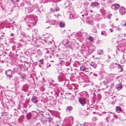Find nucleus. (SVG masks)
<instances>
[{"mask_svg": "<svg viewBox=\"0 0 126 126\" xmlns=\"http://www.w3.org/2000/svg\"><path fill=\"white\" fill-rule=\"evenodd\" d=\"M36 16H34L32 15H31L29 16H27L24 18V20L28 24V25L29 27H32L36 24V22L35 20V18Z\"/></svg>", "mask_w": 126, "mask_h": 126, "instance_id": "obj_1", "label": "nucleus"}, {"mask_svg": "<svg viewBox=\"0 0 126 126\" xmlns=\"http://www.w3.org/2000/svg\"><path fill=\"white\" fill-rule=\"evenodd\" d=\"M112 82V81L110 79V77L108 76L105 79L103 82V83L104 85H107L108 87L110 86L111 87L114 85L113 83H111Z\"/></svg>", "mask_w": 126, "mask_h": 126, "instance_id": "obj_2", "label": "nucleus"}, {"mask_svg": "<svg viewBox=\"0 0 126 126\" xmlns=\"http://www.w3.org/2000/svg\"><path fill=\"white\" fill-rule=\"evenodd\" d=\"M66 123L64 126H72L73 123V118L72 117L69 118H66Z\"/></svg>", "mask_w": 126, "mask_h": 126, "instance_id": "obj_3", "label": "nucleus"}, {"mask_svg": "<svg viewBox=\"0 0 126 126\" xmlns=\"http://www.w3.org/2000/svg\"><path fill=\"white\" fill-rule=\"evenodd\" d=\"M79 103L82 106H84L87 103L86 99L83 96H81L79 99Z\"/></svg>", "mask_w": 126, "mask_h": 126, "instance_id": "obj_4", "label": "nucleus"}, {"mask_svg": "<svg viewBox=\"0 0 126 126\" xmlns=\"http://www.w3.org/2000/svg\"><path fill=\"white\" fill-rule=\"evenodd\" d=\"M51 118L49 117V118H46L45 119L44 118H41V122L44 125H46L47 122L49 123L51 122Z\"/></svg>", "mask_w": 126, "mask_h": 126, "instance_id": "obj_5", "label": "nucleus"}, {"mask_svg": "<svg viewBox=\"0 0 126 126\" xmlns=\"http://www.w3.org/2000/svg\"><path fill=\"white\" fill-rule=\"evenodd\" d=\"M119 11L120 14L121 15H124L126 13V9L123 6L120 8Z\"/></svg>", "mask_w": 126, "mask_h": 126, "instance_id": "obj_6", "label": "nucleus"}, {"mask_svg": "<svg viewBox=\"0 0 126 126\" xmlns=\"http://www.w3.org/2000/svg\"><path fill=\"white\" fill-rule=\"evenodd\" d=\"M63 44H64V46L66 47H70L71 45V43L66 40L63 41Z\"/></svg>", "mask_w": 126, "mask_h": 126, "instance_id": "obj_7", "label": "nucleus"}, {"mask_svg": "<svg viewBox=\"0 0 126 126\" xmlns=\"http://www.w3.org/2000/svg\"><path fill=\"white\" fill-rule=\"evenodd\" d=\"M120 6V5L119 4L114 3L111 5V8L112 9L116 10L118 9Z\"/></svg>", "mask_w": 126, "mask_h": 126, "instance_id": "obj_8", "label": "nucleus"}, {"mask_svg": "<svg viewBox=\"0 0 126 126\" xmlns=\"http://www.w3.org/2000/svg\"><path fill=\"white\" fill-rule=\"evenodd\" d=\"M99 5V3L97 1H95L92 2L91 4V6L93 7H98Z\"/></svg>", "mask_w": 126, "mask_h": 126, "instance_id": "obj_9", "label": "nucleus"}, {"mask_svg": "<svg viewBox=\"0 0 126 126\" xmlns=\"http://www.w3.org/2000/svg\"><path fill=\"white\" fill-rule=\"evenodd\" d=\"M88 90H89V91H90L91 94H93L94 92H93L94 88V87L92 83L91 84L89 85L88 86Z\"/></svg>", "mask_w": 126, "mask_h": 126, "instance_id": "obj_10", "label": "nucleus"}, {"mask_svg": "<svg viewBox=\"0 0 126 126\" xmlns=\"http://www.w3.org/2000/svg\"><path fill=\"white\" fill-rule=\"evenodd\" d=\"M53 80L51 81V82L50 83L49 87L50 88H51L54 89H58V87L57 85L55 84H54L52 82H53Z\"/></svg>", "mask_w": 126, "mask_h": 126, "instance_id": "obj_11", "label": "nucleus"}, {"mask_svg": "<svg viewBox=\"0 0 126 126\" xmlns=\"http://www.w3.org/2000/svg\"><path fill=\"white\" fill-rule=\"evenodd\" d=\"M89 68L87 66H82L80 67V70L81 71L87 72L88 71Z\"/></svg>", "mask_w": 126, "mask_h": 126, "instance_id": "obj_12", "label": "nucleus"}, {"mask_svg": "<svg viewBox=\"0 0 126 126\" xmlns=\"http://www.w3.org/2000/svg\"><path fill=\"white\" fill-rule=\"evenodd\" d=\"M32 117L33 118L36 120L37 119L38 114L36 112L34 111H32L31 112Z\"/></svg>", "mask_w": 126, "mask_h": 126, "instance_id": "obj_13", "label": "nucleus"}, {"mask_svg": "<svg viewBox=\"0 0 126 126\" xmlns=\"http://www.w3.org/2000/svg\"><path fill=\"white\" fill-rule=\"evenodd\" d=\"M5 73L6 75L8 76H9L10 78L12 77V75L11 74L12 73L13 74V73H12V72L11 69L7 70L5 71Z\"/></svg>", "mask_w": 126, "mask_h": 126, "instance_id": "obj_14", "label": "nucleus"}, {"mask_svg": "<svg viewBox=\"0 0 126 126\" xmlns=\"http://www.w3.org/2000/svg\"><path fill=\"white\" fill-rule=\"evenodd\" d=\"M73 110V107L71 106H67L66 109V111L68 112V113H70V111Z\"/></svg>", "mask_w": 126, "mask_h": 126, "instance_id": "obj_15", "label": "nucleus"}, {"mask_svg": "<svg viewBox=\"0 0 126 126\" xmlns=\"http://www.w3.org/2000/svg\"><path fill=\"white\" fill-rule=\"evenodd\" d=\"M28 88L29 86L27 84L24 85L22 88L23 91L25 92H27Z\"/></svg>", "mask_w": 126, "mask_h": 126, "instance_id": "obj_16", "label": "nucleus"}, {"mask_svg": "<svg viewBox=\"0 0 126 126\" xmlns=\"http://www.w3.org/2000/svg\"><path fill=\"white\" fill-rule=\"evenodd\" d=\"M113 64V65H114V64H117V65L118 66V69H119V71L120 72H122L123 71V68L122 67V66L120 64H117V63H113V64Z\"/></svg>", "mask_w": 126, "mask_h": 126, "instance_id": "obj_17", "label": "nucleus"}, {"mask_svg": "<svg viewBox=\"0 0 126 126\" xmlns=\"http://www.w3.org/2000/svg\"><path fill=\"white\" fill-rule=\"evenodd\" d=\"M32 100L33 102L35 104H36L38 102V100L37 99V97L36 96L34 95L32 96Z\"/></svg>", "mask_w": 126, "mask_h": 126, "instance_id": "obj_18", "label": "nucleus"}, {"mask_svg": "<svg viewBox=\"0 0 126 126\" xmlns=\"http://www.w3.org/2000/svg\"><path fill=\"white\" fill-rule=\"evenodd\" d=\"M123 88V87L120 83L117 84L116 85V88L118 90L121 89Z\"/></svg>", "mask_w": 126, "mask_h": 126, "instance_id": "obj_19", "label": "nucleus"}, {"mask_svg": "<svg viewBox=\"0 0 126 126\" xmlns=\"http://www.w3.org/2000/svg\"><path fill=\"white\" fill-rule=\"evenodd\" d=\"M64 78V76L62 74L60 75H59L58 77V79L60 81H61L62 80H63Z\"/></svg>", "mask_w": 126, "mask_h": 126, "instance_id": "obj_20", "label": "nucleus"}, {"mask_svg": "<svg viewBox=\"0 0 126 126\" xmlns=\"http://www.w3.org/2000/svg\"><path fill=\"white\" fill-rule=\"evenodd\" d=\"M6 113L5 112H1L2 115L0 117V120L1 121H3L4 120V119L3 118V115L5 116Z\"/></svg>", "mask_w": 126, "mask_h": 126, "instance_id": "obj_21", "label": "nucleus"}, {"mask_svg": "<svg viewBox=\"0 0 126 126\" xmlns=\"http://www.w3.org/2000/svg\"><path fill=\"white\" fill-rule=\"evenodd\" d=\"M59 25L61 27H64L65 26V24L63 22L60 21L59 22Z\"/></svg>", "mask_w": 126, "mask_h": 126, "instance_id": "obj_22", "label": "nucleus"}, {"mask_svg": "<svg viewBox=\"0 0 126 126\" xmlns=\"http://www.w3.org/2000/svg\"><path fill=\"white\" fill-rule=\"evenodd\" d=\"M26 117L27 120L30 119L32 117L31 113H29L27 114Z\"/></svg>", "mask_w": 126, "mask_h": 126, "instance_id": "obj_23", "label": "nucleus"}, {"mask_svg": "<svg viewBox=\"0 0 126 126\" xmlns=\"http://www.w3.org/2000/svg\"><path fill=\"white\" fill-rule=\"evenodd\" d=\"M81 114L86 116L88 115V113L85 110H82L81 112Z\"/></svg>", "mask_w": 126, "mask_h": 126, "instance_id": "obj_24", "label": "nucleus"}, {"mask_svg": "<svg viewBox=\"0 0 126 126\" xmlns=\"http://www.w3.org/2000/svg\"><path fill=\"white\" fill-rule=\"evenodd\" d=\"M90 65L94 68H95L97 67V64L95 63L92 62L91 63Z\"/></svg>", "mask_w": 126, "mask_h": 126, "instance_id": "obj_25", "label": "nucleus"}, {"mask_svg": "<svg viewBox=\"0 0 126 126\" xmlns=\"http://www.w3.org/2000/svg\"><path fill=\"white\" fill-rule=\"evenodd\" d=\"M20 77L21 78H22L23 79H26V75L22 73L21 74Z\"/></svg>", "mask_w": 126, "mask_h": 126, "instance_id": "obj_26", "label": "nucleus"}, {"mask_svg": "<svg viewBox=\"0 0 126 126\" xmlns=\"http://www.w3.org/2000/svg\"><path fill=\"white\" fill-rule=\"evenodd\" d=\"M121 24L123 26H126V21H122Z\"/></svg>", "mask_w": 126, "mask_h": 126, "instance_id": "obj_27", "label": "nucleus"}, {"mask_svg": "<svg viewBox=\"0 0 126 126\" xmlns=\"http://www.w3.org/2000/svg\"><path fill=\"white\" fill-rule=\"evenodd\" d=\"M56 49L55 47V46H53L52 47H51V48H49V50L52 52H54Z\"/></svg>", "mask_w": 126, "mask_h": 126, "instance_id": "obj_28", "label": "nucleus"}, {"mask_svg": "<svg viewBox=\"0 0 126 126\" xmlns=\"http://www.w3.org/2000/svg\"><path fill=\"white\" fill-rule=\"evenodd\" d=\"M101 34L102 35H104L105 36H106L107 35V33L106 31H103L101 32Z\"/></svg>", "mask_w": 126, "mask_h": 126, "instance_id": "obj_29", "label": "nucleus"}, {"mask_svg": "<svg viewBox=\"0 0 126 126\" xmlns=\"http://www.w3.org/2000/svg\"><path fill=\"white\" fill-rule=\"evenodd\" d=\"M115 110L116 111H118V110H119L120 111H122V110L121 109V107H119L118 106H117L116 107Z\"/></svg>", "mask_w": 126, "mask_h": 126, "instance_id": "obj_30", "label": "nucleus"}, {"mask_svg": "<svg viewBox=\"0 0 126 126\" xmlns=\"http://www.w3.org/2000/svg\"><path fill=\"white\" fill-rule=\"evenodd\" d=\"M97 52L99 55H101L102 54L103 52V51L102 50H99L97 51Z\"/></svg>", "mask_w": 126, "mask_h": 126, "instance_id": "obj_31", "label": "nucleus"}, {"mask_svg": "<svg viewBox=\"0 0 126 126\" xmlns=\"http://www.w3.org/2000/svg\"><path fill=\"white\" fill-rule=\"evenodd\" d=\"M59 64H60L61 65H63L64 64V62L63 61V60H60L59 61Z\"/></svg>", "mask_w": 126, "mask_h": 126, "instance_id": "obj_32", "label": "nucleus"}, {"mask_svg": "<svg viewBox=\"0 0 126 126\" xmlns=\"http://www.w3.org/2000/svg\"><path fill=\"white\" fill-rule=\"evenodd\" d=\"M53 8L54 10H55V11H57L59 10V7L57 6V5L54 7Z\"/></svg>", "mask_w": 126, "mask_h": 126, "instance_id": "obj_33", "label": "nucleus"}, {"mask_svg": "<svg viewBox=\"0 0 126 126\" xmlns=\"http://www.w3.org/2000/svg\"><path fill=\"white\" fill-rule=\"evenodd\" d=\"M51 4L52 6V8H54V7L57 5L56 3L54 2H51Z\"/></svg>", "mask_w": 126, "mask_h": 126, "instance_id": "obj_34", "label": "nucleus"}, {"mask_svg": "<svg viewBox=\"0 0 126 126\" xmlns=\"http://www.w3.org/2000/svg\"><path fill=\"white\" fill-rule=\"evenodd\" d=\"M69 17L70 19H71L75 18H76V17L75 18V17L73 15L71 14L70 15Z\"/></svg>", "mask_w": 126, "mask_h": 126, "instance_id": "obj_35", "label": "nucleus"}, {"mask_svg": "<svg viewBox=\"0 0 126 126\" xmlns=\"http://www.w3.org/2000/svg\"><path fill=\"white\" fill-rule=\"evenodd\" d=\"M41 111V112H39V115H41L42 117H44V113L43 112H42V111Z\"/></svg>", "mask_w": 126, "mask_h": 126, "instance_id": "obj_36", "label": "nucleus"}, {"mask_svg": "<svg viewBox=\"0 0 126 126\" xmlns=\"http://www.w3.org/2000/svg\"><path fill=\"white\" fill-rule=\"evenodd\" d=\"M55 12V10H54V8H52L50 9V13L52 12Z\"/></svg>", "mask_w": 126, "mask_h": 126, "instance_id": "obj_37", "label": "nucleus"}, {"mask_svg": "<svg viewBox=\"0 0 126 126\" xmlns=\"http://www.w3.org/2000/svg\"><path fill=\"white\" fill-rule=\"evenodd\" d=\"M40 63L42 64H44V62L43 59H41L39 61Z\"/></svg>", "mask_w": 126, "mask_h": 126, "instance_id": "obj_38", "label": "nucleus"}, {"mask_svg": "<svg viewBox=\"0 0 126 126\" xmlns=\"http://www.w3.org/2000/svg\"><path fill=\"white\" fill-rule=\"evenodd\" d=\"M46 66L47 67L46 69H47L48 67H50L51 66V65L49 63H47L46 64Z\"/></svg>", "mask_w": 126, "mask_h": 126, "instance_id": "obj_39", "label": "nucleus"}, {"mask_svg": "<svg viewBox=\"0 0 126 126\" xmlns=\"http://www.w3.org/2000/svg\"><path fill=\"white\" fill-rule=\"evenodd\" d=\"M88 39L90 41H93V38L91 37V36H90L88 38Z\"/></svg>", "mask_w": 126, "mask_h": 126, "instance_id": "obj_40", "label": "nucleus"}, {"mask_svg": "<svg viewBox=\"0 0 126 126\" xmlns=\"http://www.w3.org/2000/svg\"><path fill=\"white\" fill-rule=\"evenodd\" d=\"M21 68L20 67H18L16 68V70L17 71H21Z\"/></svg>", "mask_w": 126, "mask_h": 126, "instance_id": "obj_41", "label": "nucleus"}, {"mask_svg": "<svg viewBox=\"0 0 126 126\" xmlns=\"http://www.w3.org/2000/svg\"><path fill=\"white\" fill-rule=\"evenodd\" d=\"M97 119V117H94L92 118L93 120L94 121H96Z\"/></svg>", "mask_w": 126, "mask_h": 126, "instance_id": "obj_42", "label": "nucleus"}, {"mask_svg": "<svg viewBox=\"0 0 126 126\" xmlns=\"http://www.w3.org/2000/svg\"><path fill=\"white\" fill-rule=\"evenodd\" d=\"M3 54V51L2 50H0V56L2 55Z\"/></svg>", "mask_w": 126, "mask_h": 126, "instance_id": "obj_43", "label": "nucleus"}, {"mask_svg": "<svg viewBox=\"0 0 126 126\" xmlns=\"http://www.w3.org/2000/svg\"><path fill=\"white\" fill-rule=\"evenodd\" d=\"M106 123L107 124V126H108V123H109V122L107 120V118H106Z\"/></svg>", "mask_w": 126, "mask_h": 126, "instance_id": "obj_44", "label": "nucleus"}, {"mask_svg": "<svg viewBox=\"0 0 126 126\" xmlns=\"http://www.w3.org/2000/svg\"><path fill=\"white\" fill-rule=\"evenodd\" d=\"M11 1L12 4H15V2L14 0H11Z\"/></svg>", "mask_w": 126, "mask_h": 126, "instance_id": "obj_45", "label": "nucleus"}, {"mask_svg": "<svg viewBox=\"0 0 126 126\" xmlns=\"http://www.w3.org/2000/svg\"><path fill=\"white\" fill-rule=\"evenodd\" d=\"M35 126H40V123H37L36 125Z\"/></svg>", "mask_w": 126, "mask_h": 126, "instance_id": "obj_46", "label": "nucleus"}, {"mask_svg": "<svg viewBox=\"0 0 126 126\" xmlns=\"http://www.w3.org/2000/svg\"><path fill=\"white\" fill-rule=\"evenodd\" d=\"M46 23L47 24L48 23L49 24H50V22L49 21H48L46 22Z\"/></svg>", "mask_w": 126, "mask_h": 126, "instance_id": "obj_47", "label": "nucleus"}, {"mask_svg": "<svg viewBox=\"0 0 126 126\" xmlns=\"http://www.w3.org/2000/svg\"><path fill=\"white\" fill-rule=\"evenodd\" d=\"M109 1L110 2H113L115 0H109Z\"/></svg>", "mask_w": 126, "mask_h": 126, "instance_id": "obj_48", "label": "nucleus"}, {"mask_svg": "<svg viewBox=\"0 0 126 126\" xmlns=\"http://www.w3.org/2000/svg\"><path fill=\"white\" fill-rule=\"evenodd\" d=\"M107 56V57H108L109 58V59H108V60L110 59V56L109 55H108Z\"/></svg>", "mask_w": 126, "mask_h": 126, "instance_id": "obj_49", "label": "nucleus"}, {"mask_svg": "<svg viewBox=\"0 0 126 126\" xmlns=\"http://www.w3.org/2000/svg\"><path fill=\"white\" fill-rule=\"evenodd\" d=\"M14 35V34H13L12 33H11V34H10V36H13Z\"/></svg>", "mask_w": 126, "mask_h": 126, "instance_id": "obj_50", "label": "nucleus"}, {"mask_svg": "<svg viewBox=\"0 0 126 126\" xmlns=\"http://www.w3.org/2000/svg\"><path fill=\"white\" fill-rule=\"evenodd\" d=\"M32 10H31V11H30L29 12V11H28V13H30L31 12H32Z\"/></svg>", "mask_w": 126, "mask_h": 126, "instance_id": "obj_51", "label": "nucleus"}, {"mask_svg": "<svg viewBox=\"0 0 126 126\" xmlns=\"http://www.w3.org/2000/svg\"><path fill=\"white\" fill-rule=\"evenodd\" d=\"M113 116H114V117L115 118H117V116L116 115H114Z\"/></svg>", "mask_w": 126, "mask_h": 126, "instance_id": "obj_52", "label": "nucleus"}, {"mask_svg": "<svg viewBox=\"0 0 126 126\" xmlns=\"http://www.w3.org/2000/svg\"><path fill=\"white\" fill-rule=\"evenodd\" d=\"M49 51L48 50H47V51H46V53H49Z\"/></svg>", "mask_w": 126, "mask_h": 126, "instance_id": "obj_53", "label": "nucleus"}, {"mask_svg": "<svg viewBox=\"0 0 126 126\" xmlns=\"http://www.w3.org/2000/svg\"><path fill=\"white\" fill-rule=\"evenodd\" d=\"M102 26H104V27H106V25H105V24H103L102 25Z\"/></svg>", "mask_w": 126, "mask_h": 126, "instance_id": "obj_54", "label": "nucleus"}, {"mask_svg": "<svg viewBox=\"0 0 126 126\" xmlns=\"http://www.w3.org/2000/svg\"><path fill=\"white\" fill-rule=\"evenodd\" d=\"M16 115V112H15V113H14V116H15Z\"/></svg>", "mask_w": 126, "mask_h": 126, "instance_id": "obj_55", "label": "nucleus"}, {"mask_svg": "<svg viewBox=\"0 0 126 126\" xmlns=\"http://www.w3.org/2000/svg\"><path fill=\"white\" fill-rule=\"evenodd\" d=\"M74 92L75 94L77 93V92L76 91H74Z\"/></svg>", "mask_w": 126, "mask_h": 126, "instance_id": "obj_56", "label": "nucleus"}, {"mask_svg": "<svg viewBox=\"0 0 126 126\" xmlns=\"http://www.w3.org/2000/svg\"><path fill=\"white\" fill-rule=\"evenodd\" d=\"M60 125L58 124H57L56 125V126H59Z\"/></svg>", "mask_w": 126, "mask_h": 126, "instance_id": "obj_57", "label": "nucleus"}, {"mask_svg": "<svg viewBox=\"0 0 126 126\" xmlns=\"http://www.w3.org/2000/svg\"><path fill=\"white\" fill-rule=\"evenodd\" d=\"M19 0H16V1L17 2H19Z\"/></svg>", "mask_w": 126, "mask_h": 126, "instance_id": "obj_58", "label": "nucleus"}, {"mask_svg": "<svg viewBox=\"0 0 126 126\" xmlns=\"http://www.w3.org/2000/svg\"><path fill=\"white\" fill-rule=\"evenodd\" d=\"M8 50H9L8 49H5V51H8Z\"/></svg>", "mask_w": 126, "mask_h": 126, "instance_id": "obj_59", "label": "nucleus"}, {"mask_svg": "<svg viewBox=\"0 0 126 126\" xmlns=\"http://www.w3.org/2000/svg\"><path fill=\"white\" fill-rule=\"evenodd\" d=\"M90 11V12H93V11L92 10H91Z\"/></svg>", "mask_w": 126, "mask_h": 126, "instance_id": "obj_60", "label": "nucleus"}, {"mask_svg": "<svg viewBox=\"0 0 126 126\" xmlns=\"http://www.w3.org/2000/svg\"><path fill=\"white\" fill-rule=\"evenodd\" d=\"M4 53H5V54H7V52H4Z\"/></svg>", "mask_w": 126, "mask_h": 126, "instance_id": "obj_61", "label": "nucleus"}, {"mask_svg": "<svg viewBox=\"0 0 126 126\" xmlns=\"http://www.w3.org/2000/svg\"><path fill=\"white\" fill-rule=\"evenodd\" d=\"M93 114H95V112H93Z\"/></svg>", "mask_w": 126, "mask_h": 126, "instance_id": "obj_62", "label": "nucleus"}, {"mask_svg": "<svg viewBox=\"0 0 126 126\" xmlns=\"http://www.w3.org/2000/svg\"><path fill=\"white\" fill-rule=\"evenodd\" d=\"M47 48H46L45 49V50H47Z\"/></svg>", "mask_w": 126, "mask_h": 126, "instance_id": "obj_63", "label": "nucleus"}, {"mask_svg": "<svg viewBox=\"0 0 126 126\" xmlns=\"http://www.w3.org/2000/svg\"><path fill=\"white\" fill-rule=\"evenodd\" d=\"M111 114V113H110V114H109V115Z\"/></svg>", "mask_w": 126, "mask_h": 126, "instance_id": "obj_64", "label": "nucleus"}]
</instances>
